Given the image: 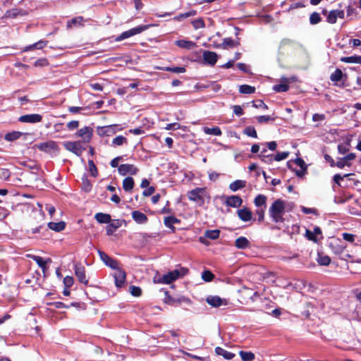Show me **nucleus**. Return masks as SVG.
<instances>
[{"label":"nucleus","mask_w":361,"mask_h":361,"mask_svg":"<svg viewBox=\"0 0 361 361\" xmlns=\"http://www.w3.org/2000/svg\"><path fill=\"white\" fill-rule=\"evenodd\" d=\"M317 262L322 266H328L331 262V259L327 255H322L318 253Z\"/></svg>","instance_id":"46"},{"label":"nucleus","mask_w":361,"mask_h":361,"mask_svg":"<svg viewBox=\"0 0 361 361\" xmlns=\"http://www.w3.org/2000/svg\"><path fill=\"white\" fill-rule=\"evenodd\" d=\"M239 354L243 361H252L255 357V354L250 351L240 350Z\"/></svg>","instance_id":"40"},{"label":"nucleus","mask_w":361,"mask_h":361,"mask_svg":"<svg viewBox=\"0 0 361 361\" xmlns=\"http://www.w3.org/2000/svg\"><path fill=\"white\" fill-rule=\"evenodd\" d=\"M288 89L289 86L286 83L277 84L273 87V90L276 92H285L288 91Z\"/></svg>","instance_id":"53"},{"label":"nucleus","mask_w":361,"mask_h":361,"mask_svg":"<svg viewBox=\"0 0 361 361\" xmlns=\"http://www.w3.org/2000/svg\"><path fill=\"white\" fill-rule=\"evenodd\" d=\"M100 259L109 267L113 269V259L101 250H97Z\"/></svg>","instance_id":"26"},{"label":"nucleus","mask_w":361,"mask_h":361,"mask_svg":"<svg viewBox=\"0 0 361 361\" xmlns=\"http://www.w3.org/2000/svg\"><path fill=\"white\" fill-rule=\"evenodd\" d=\"M285 47H289L293 49L303 48V46L300 42L288 38L283 39L280 42V49H283Z\"/></svg>","instance_id":"16"},{"label":"nucleus","mask_w":361,"mask_h":361,"mask_svg":"<svg viewBox=\"0 0 361 361\" xmlns=\"http://www.w3.org/2000/svg\"><path fill=\"white\" fill-rule=\"evenodd\" d=\"M74 272L79 282L85 285L88 284V279L86 278L85 274V268L80 263L75 264Z\"/></svg>","instance_id":"9"},{"label":"nucleus","mask_w":361,"mask_h":361,"mask_svg":"<svg viewBox=\"0 0 361 361\" xmlns=\"http://www.w3.org/2000/svg\"><path fill=\"white\" fill-rule=\"evenodd\" d=\"M246 185V181L243 180H236L229 185V189L233 192L243 189Z\"/></svg>","instance_id":"28"},{"label":"nucleus","mask_w":361,"mask_h":361,"mask_svg":"<svg viewBox=\"0 0 361 361\" xmlns=\"http://www.w3.org/2000/svg\"><path fill=\"white\" fill-rule=\"evenodd\" d=\"M79 126V121H71L68 122L66 125V127L68 130H73L76 128H78Z\"/></svg>","instance_id":"64"},{"label":"nucleus","mask_w":361,"mask_h":361,"mask_svg":"<svg viewBox=\"0 0 361 361\" xmlns=\"http://www.w3.org/2000/svg\"><path fill=\"white\" fill-rule=\"evenodd\" d=\"M256 119L259 123H267L269 121H274L275 120L274 118L266 115L257 116Z\"/></svg>","instance_id":"60"},{"label":"nucleus","mask_w":361,"mask_h":361,"mask_svg":"<svg viewBox=\"0 0 361 361\" xmlns=\"http://www.w3.org/2000/svg\"><path fill=\"white\" fill-rule=\"evenodd\" d=\"M81 180H82V189L85 192H90L92 189V185L90 180L88 179L87 174H85V173L83 174L81 178Z\"/></svg>","instance_id":"36"},{"label":"nucleus","mask_w":361,"mask_h":361,"mask_svg":"<svg viewBox=\"0 0 361 361\" xmlns=\"http://www.w3.org/2000/svg\"><path fill=\"white\" fill-rule=\"evenodd\" d=\"M132 218L138 224H145L148 221L147 215L139 210H135L132 212Z\"/></svg>","instance_id":"18"},{"label":"nucleus","mask_w":361,"mask_h":361,"mask_svg":"<svg viewBox=\"0 0 361 361\" xmlns=\"http://www.w3.org/2000/svg\"><path fill=\"white\" fill-rule=\"evenodd\" d=\"M25 15H27V12L25 11L20 8H14L6 11L4 14V17L6 18H15L18 16H23Z\"/></svg>","instance_id":"19"},{"label":"nucleus","mask_w":361,"mask_h":361,"mask_svg":"<svg viewBox=\"0 0 361 361\" xmlns=\"http://www.w3.org/2000/svg\"><path fill=\"white\" fill-rule=\"evenodd\" d=\"M206 302L214 307H219L223 305V300L217 295H209L206 298Z\"/></svg>","instance_id":"24"},{"label":"nucleus","mask_w":361,"mask_h":361,"mask_svg":"<svg viewBox=\"0 0 361 361\" xmlns=\"http://www.w3.org/2000/svg\"><path fill=\"white\" fill-rule=\"evenodd\" d=\"M219 235H220V231L218 229L207 230L204 234L205 237H207V238H209L211 240H216L217 238H219Z\"/></svg>","instance_id":"45"},{"label":"nucleus","mask_w":361,"mask_h":361,"mask_svg":"<svg viewBox=\"0 0 361 361\" xmlns=\"http://www.w3.org/2000/svg\"><path fill=\"white\" fill-rule=\"evenodd\" d=\"M203 131L207 135H213L216 136H220L222 134L221 130L218 126L213 128L204 127Z\"/></svg>","instance_id":"35"},{"label":"nucleus","mask_w":361,"mask_h":361,"mask_svg":"<svg viewBox=\"0 0 361 361\" xmlns=\"http://www.w3.org/2000/svg\"><path fill=\"white\" fill-rule=\"evenodd\" d=\"M82 21H83V17H82V16H78V17L74 18L71 19L70 21H68L67 25H66L67 28L71 29L73 26H76V25L81 26V25H82Z\"/></svg>","instance_id":"38"},{"label":"nucleus","mask_w":361,"mask_h":361,"mask_svg":"<svg viewBox=\"0 0 361 361\" xmlns=\"http://www.w3.org/2000/svg\"><path fill=\"white\" fill-rule=\"evenodd\" d=\"M47 44H48V41L39 40L37 42L25 47L24 51H30L34 49H41L44 48V47H46L47 45Z\"/></svg>","instance_id":"33"},{"label":"nucleus","mask_w":361,"mask_h":361,"mask_svg":"<svg viewBox=\"0 0 361 361\" xmlns=\"http://www.w3.org/2000/svg\"><path fill=\"white\" fill-rule=\"evenodd\" d=\"M93 135V129L90 126H85L84 128L78 130L75 136L80 137L82 138V141H81L83 144L89 143Z\"/></svg>","instance_id":"8"},{"label":"nucleus","mask_w":361,"mask_h":361,"mask_svg":"<svg viewBox=\"0 0 361 361\" xmlns=\"http://www.w3.org/2000/svg\"><path fill=\"white\" fill-rule=\"evenodd\" d=\"M178 279L177 270H172L168 273L154 278V281L157 283L170 284Z\"/></svg>","instance_id":"5"},{"label":"nucleus","mask_w":361,"mask_h":361,"mask_svg":"<svg viewBox=\"0 0 361 361\" xmlns=\"http://www.w3.org/2000/svg\"><path fill=\"white\" fill-rule=\"evenodd\" d=\"M286 210V202L281 199H277L273 202L269 209V214L272 221L275 223L284 221L283 214Z\"/></svg>","instance_id":"1"},{"label":"nucleus","mask_w":361,"mask_h":361,"mask_svg":"<svg viewBox=\"0 0 361 361\" xmlns=\"http://www.w3.org/2000/svg\"><path fill=\"white\" fill-rule=\"evenodd\" d=\"M152 26H153L152 24L140 25L136 26V27H135L133 28H131V29H130L128 30L123 32L120 35L117 36L114 39V41H116V42L122 41V40H123L125 39H127V38H128L130 37H132L133 35L140 34V33L147 30V29H149Z\"/></svg>","instance_id":"3"},{"label":"nucleus","mask_w":361,"mask_h":361,"mask_svg":"<svg viewBox=\"0 0 361 361\" xmlns=\"http://www.w3.org/2000/svg\"><path fill=\"white\" fill-rule=\"evenodd\" d=\"M214 277V274L209 270H204L202 273V279L205 282L212 281Z\"/></svg>","instance_id":"52"},{"label":"nucleus","mask_w":361,"mask_h":361,"mask_svg":"<svg viewBox=\"0 0 361 361\" xmlns=\"http://www.w3.org/2000/svg\"><path fill=\"white\" fill-rule=\"evenodd\" d=\"M346 78L347 75L343 74L342 71L339 68H336V71L330 75V80L335 83L340 81H344Z\"/></svg>","instance_id":"22"},{"label":"nucleus","mask_w":361,"mask_h":361,"mask_svg":"<svg viewBox=\"0 0 361 361\" xmlns=\"http://www.w3.org/2000/svg\"><path fill=\"white\" fill-rule=\"evenodd\" d=\"M176 44L183 49H192L197 47V44L195 42L190 40H185V39H179L176 41Z\"/></svg>","instance_id":"25"},{"label":"nucleus","mask_w":361,"mask_h":361,"mask_svg":"<svg viewBox=\"0 0 361 361\" xmlns=\"http://www.w3.org/2000/svg\"><path fill=\"white\" fill-rule=\"evenodd\" d=\"M63 146L66 149L71 152L78 157L81 156L82 152L86 149L85 144L81 141L66 142L63 143Z\"/></svg>","instance_id":"4"},{"label":"nucleus","mask_w":361,"mask_h":361,"mask_svg":"<svg viewBox=\"0 0 361 361\" xmlns=\"http://www.w3.org/2000/svg\"><path fill=\"white\" fill-rule=\"evenodd\" d=\"M267 197L264 195L259 194L256 196L254 200L255 205L258 208H264L267 207Z\"/></svg>","instance_id":"29"},{"label":"nucleus","mask_w":361,"mask_h":361,"mask_svg":"<svg viewBox=\"0 0 361 361\" xmlns=\"http://www.w3.org/2000/svg\"><path fill=\"white\" fill-rule=\"evenodd\" d=\"M165 71L174 73H183L186 71V69L183 66H169L165 68Z\"/></svg>","instance_id":"51"},{"label":"nucleus","mask_w":361,"mask_h":361,"mask_svg":"<svg viewBox=\"0 0 361 361\" xmlns=\"http://www.w3.org/2000/svg\"><path fill=\"white\" fill-rule=\"evenodd\" d=\"M179 223H180V220L174 216H166L164 220V224L165 226L170 228L173 232H174L176 230V228L173 226V224Z\"/></svg>","instance_id":"21"},{"label":"nucleus","mask_w":361,"mask_h":361,"mask_svg":"<svg viewBox=\"0 0 361 361\" xmlns=\"http://www.w3.org/2000/svg\"><path fill=\"white\" fill-rule=\"evenodd\" d=\"M341 61L345 63L361 64V56H344L341 59Z\"/></svg>","instance_id":"34"},{"label":"nucleus","mask_w":361,"mask_h":361,"mask_svg":"<svg viewBox=\"0 0 361 361\" xmlns=\"http://www.w3.org/2000/svg\"><path fill=\"white\" fill-rule=\"evenodd\" d=\"M322 21L320 14L317 12H313L310 16V23L312 25H317Z\"/></svg>","instance_id":"49"},{"label":"nucleus","mask_w":361,"mask_h":361,"mask_svg":"<svg viewBox=\"0 0 361 361\" xmlns=\"http://www.w3.org/2000/svg\"><path fill=\"white\" fill-rule=\"evenodd\" d=\"M36 147L42 152L46 153L51 152V150H58V145L55 141L49 140L44 142L37 144Z\"/></svg>","instance_id":"13"},{"label":"nucleus","mask_w":361,"mask_h":361,"mask_svg":"<svg viewBox=\"0 0 361 361\" xmlns=\"http://www.w3.org/2000/svg\"><path fill=\"white\" fill-rule=\"evenodd\" d=\"M265 209L264 208H258L256 211H255V213L257 215V221L259 222H262L264 221V212H265Z\"/></svg>","instance_id":"63"},{"label":"nucleus","mask_w":361,"mask_h":361,"mask_svg":"<svg viewBox=\"0 0 361 361\" xmlns=\"http://www.w3.org/2000/svg\"><path fill=\"white\" fill-rule=\"evenodd\" d=\"M134 180L132 177L128 176L123 180V188L125 191H131L134 187Z\"/></svg>","instance_id":"32"},{"label":"nucleus","mask_w":361,"mask_h":361,"mask_svg":"<svg viewBox=\"0 0 361 361\" xmlns=\"http://www.w3.org/2000/svg\"><path fill=\"white\" fill-rule=\"evenodd\" d=\"M205 192L204 188H196L188 192V197L190 200L197 202L199 205L204 203L203 194Z\"/></svg>","instance_id":"6"},{"label":"nucleus","mask_w":361,"mask_h":361,"mask_svg":"<svg viewBox=\"0 0 361 361\" xmlns=\"http://www.w3.org/2000/svg\"><path fill=\"white\" fill-rule=\"evenodd\" d=\"M94 218L100 224H109L111 221V216L110 214L101 212L97 213Z\"/></svg>","instance_id":"30"},{"label":"nucleus","mask_w":361,"mask_h":361,"mask_svg":"<svg viewBox=\"0 0 361 361\" xmlns=\"http://www.w3.org/2000/svg\"><path fill=\"white\" fill-rule=\"evenodd\" d=\"M202 58L205 64L214 66L218 60L219 56L214 51L204 50L202 52Z\"/></svg>","instance_id":"12"},{"label":"nucleus","mask_w":361,"mask_h":361,"mask_svg":"<svg viewBox=\"0 0 361 361\" xmlns=\"http://www.w3.org/2000/svg\"><path fill=\"white\" fill-rule=\"evenodd\" d=\"M114 285L118 289L126 288L127 286L126 282V273L120 268L118 262L114 259Z\"/></svg>","instance_id":"2"},{"label":"nucleus","mask_w":361,"mask_h":361,"mask_svg":"<svg viewBox=\"0 0 361 361\" xmlns=\"http://www.w3.org/2000/svg\"><path fill=\"white\" fill-rule=\"evenodd\" d=\"M241 94H252L255 92V87L249 85H242L239 87Z\"/></svg>","instance_id":"43"},{"label":"nucleus","mask_w":361,"mask_h":361,"mask_svg":"<svg viewBox=\"0 0 361 361\" xmlns=\"http://www.w3.org/2000/svg\"><path fill=\"white\" fill-rule=\"evenodd\" d=\"M240 45L238 41L235 42L231 37L224 38L223 40L222 44L220 46L223 48H226V47H233Z\"/></svg>","instance_id":"42"},{"label":"nucleus","mask_w":361,"mask_h":361,"mask_svg":"<svg viewBox=\"0 0 361 361\" xmlns=\"http://www.w3.org/2000/svg\"><path fill=\"white\" fill-rule=\"evenodd\" d=\"M353 175H354V173H345L343 176H341L340 173H336V174H335L334 176L333 180H334V183H336L337 185H338L339 186H341V187H347L348 186L347 185H343L341 183V181H342L344 178H348V177H349L350 176H353Z\"/></svg>","instance_id":"39"},{"label":"nucleus","mask_w":361,"mask_h":361,"mask_svg":"<svg viewBox=\"0 0 361 361\" xmlns=\"http://www.w3.org/2000/svg\"><path fill=\"white\" fill-rule=\"evenodd\" d=\"M191 23L195 30L205 27L204 21L201 18L192 20Z\"/></svg>","instance_id":"54"},{"label":"nucleus","mask_w":361,"mask_h":361,"mask_svg":"<svg viewBox=\"0 0 361 361\" xmlns=\"http://www.w3.org/2000/svg\"><path fill=\"white\" fill-rule=\"evenodd\" d=\"M23 133L19 131H13L5 135V140L7 141H14L22 136Z\"/></svg>","instance_id":"41"},{"label":"nucleus","mask_w":361,"mask_h":361,"mask_svg":"<svg viewBox=\"0 0 361 361\" xmlns=\"http://www.w3.org/2000/svg\"><path fill=\"white\" fill-rule=\"evenodd\" d=\"M164 301L166 304H168L169 305H177L182 302H185L188 304L191 303V300L185 296L173 298L169 295V291L165 292V298L164 299Z\"/></svg>","instance_id":"7"},{"label":"nucleus","mask_w":361,"mask_h":361,"mask_svg":"<svg viewBox=\"0 0 361 361\" xmlns=\"http://www.w3.org/2000/svg\"><path fill=\"white\" fill-rule=\"evenodd\" d=\"M238 216L241 221L247 222L252 219V213L247 207H243L238 210Z\"/></svg>","instance_id":"17"},{"label":"nucleus","mask_w":361,"mask_h":361,"mask_svg":"<svg viewBox=\"0 0 361 361\" xmlns=\"http://www.w3.org/2000/svg\"><path fill=\"white\" fill-rule=\"evenodd\" d=\"M89 171L93 177H96L98 175L97 169L93 161V160L88 161Z\"/></svg>","instance_id":"56"},{"label":"nucleus","mask_w":361,"mask_h":361,"mask_svg":"<svg viewBox=\"0 0 361 361\" xmlns=\"http://www.w3.org/2000/svg\"><path fill=\"white\" fill-rule=\"evenodd\" d=\"M30 257L37 264L43 272L47 269V264L51 262L50 258H47V260H44L42 257L37 255H30Z\"/></svg>","instance_id":"20"},{"label":"nucleus","mask_w":361,"mask_h":361,"mask_svg":"<svg viewBox=\"0 0 361 361\" xmlns=\"http://www.w3.org/2000/svg\"><path fill=\"white\" fill-rule=\"evenodd\" d=\"M355 157V154L351 152L343 157L339 158L336 161V166L339 169H343L345 166H350L351 164L349 161L353 160Z\"/></svg>","instance_id":"15"},{"label":"nucleus","mask_w":361,"mask_h":361,"mask_svg":"<svg viewBox=\"0 0 361 361\" xmlns=\"http://www.w3.org/2000/svg\"><path fill=\"white\" fill-rule=\"evenodd\" d=\"M11 176V172L7 169L0 168V179L7 180Z\"/></svg>","instance_id":"61"},{"label":"nucleus","mask_w":361,"mask_h":361,"mask_svg":"<svg viewBox=\"0 0 361 361\" xmlns=\"http://www.w3.org/2000/svg\"><path fill=\"white\" fill-rule=\"evenodd\" d=\"M129 291L134 297H139L142 295V290L139 286L131 285L129 286Z\"/></svg>","instance_id":"55"},{"label":"nucleus","mask_w":361,"mask_h":361,"mask_svg":"<svg viewBox=\"0 0 361 361\" xmlns=\"http://www.w3.org/2000/svg\"><path fill=\"white\" fill-rule=\"evenodd\" d=\"M235 246L238 249L245 250L250 246V242L247 238L240 236L235 240Z\"/></svg>","instance_id":"23"},{"label":"nucleus","mask_w":361,"mask_h":361,"mask_svg":"<svg viewBox=\"0 0 361 361\" xmlns=\"http://www.w3.org/2000/svg\"><path fill=\"white\" fill-rule=\"evenodd\" d=\"M42 121V116L37 114H25L20 116L18 118V121L21 123H39Z\"/></svg>","instance_id":"14"},{"label":"nucleus","mask_w":361,"mask_h":361,"mask_svg":"<svg viewBox=\"0 0 361 361\" xmlns=\"http://www.w3.org/2000/svg\"><path fill=\"white\" fill-rule=\"evenodd\" d=\"M252 106L259 109L262 108L263 109H268V106L263 102L262 99H257L256 101H252Z\"/></svg>","instance_id":"58"},{"label":"nucleus","mask_w":361,"mask_h":361,"mask_svg":"<svg viewBox=\"0 0 361 361\" xmlns=\"http://www.w3.org/2000/svg\"><path fill=\"white\" fill-rule=\"evenodd\" d=\"M197 14V11L195 10H190L188 12L184 13H180L179 15L175 16L173 19L176 21H180L183 18H186L188 17L194 16Z\"/></svg>","instance_id":"44"},{"label":"nucleus","mask_w":361,"mask_h":361,"mask_svg":"<svg viewBox=\"0 0 361 361\" xmlns=\"http://www.w3.org/2000/svg\"><path fill=\"white\" fill-rule=\"evenodd\" d=\"M128 145V140L123 135H117L114 137V146H122Z\"/></svg>","instance_id":"48"},{"label":"nucleus","mask_w":361,"mask_h":361,"mask_svg":"<svg viewBox=\"0 0 361 361\" xmlns=\"http://www.w3.org/2000/svg\"><path fill=\"white\" fill-rule=\"evenodd\" d=\"M74 283V279L73 276H66L63 279V284L66 288H70L73 285Z\"/></svg>","instance_id":"62"},{"label":"nucleus","mask_w":361,"mask_h":361,"mask_svg":"<svg viewBox=\"0 0 361 361\" xmlns=\"http://www.w3.org/2000/svg\"><path fill=\"white\" fill-rule=\"evenodd\" d=\"M337 21L336 9L331 10L327 15L326 22L330 24H335Z\"/></svg>","instance_id":"50"},{"label":"nucleus","mask_w":361,"mask_h":361,"mask_svg":"<svg viewBox=\"0 0 361 361\" xmlns=\"http://www.w3.org/2000/svg\"><path fill=\"white\" fill-rule=\"evenodd\" d=\"M97 131L100 136H110L113 133V126L99 128Z\"/></svg>","instance_id":"37"},{"label":"nucleus","mask_w":361,"mask_h":361,"mask_svg":"<svg viewBox=\"0 0 361 361\" xmlns=\"http://www.w3.org/2000/svg\"><path fill=\"white\" fill-rule=\"evenodd\" d=\"M215 353L218 355L223 356V357L226 360H232L235 357L234 353L227 351V350H224V348L219 347V346L216 347Z\"/></svg>","instance_id":"27"},{"label":"nucleus","mask_w":361,"mask_h":361,"mask_svg":"<svg viewBox=\"0 0 361 361\" xmlns=\"http://www.w3.org/2000/svg\"><path fill=\"white\" fill-rule=\"evenodd\" d=\"M243 133L246 135H247L248 137H253V138H257V131L255 130V128L253 127V126H247L244 130H243Z\"/></svg>","instance_id":"47"},{"label":"nucleus","mask_w":361,"mask_h":361,"mask_svg":"<svg viewBox=\"0 0 361 361\" xmlns=\"http://www.w3.org/2000/svg\"><path fill=\"white\" fill-rule=\"evenodd\" d=\"M138 171V169L133 164H121L118 166V172L121 176L135 175Z\"/></svg>","instance_id":"11"},{"label":"nucleus","mask_w":361,"mask_h":361,"mask_svg":"<svg viewBox=\"0 0 361 361\" xmlns=\"http://www.w3.org/2000/svg\"><path fill=\"white\" fill-rule=\"evenodd\" d=\"M223 203L230 207H239L243 204L242 198L238 195L224 196Z\"/></svg>","instance_id":"10"},{"label":"nucleus","mask_w":361,"mask_h":361,"mask_svg":"<svg viewBox=\"0 0 361 361\" xmlns=\"http://www.w3.org/2000/svg\"><path fill=\"white\" fill-rule=\"evenodd\" d=\"M289 155L288 152H278L276 155L274 156V161H280L283 159H286Z\"/></svg>","instance_id":"59"},{"label":"nucleus","mask_w":361,"mask_h":361,"mask_svg":"<svg viewBox=\"0 0 361 361\" xmlns=\"http://www.w3.org/2000/svg\"><path fill=\"white\" fill-rule=\"evenodd\" d=\"M258 157L261 159L262 161H263L267 164H271L274 161L273 154L258 155Z\"/></svg>","instance_id":"57"},{"label":"nucleus","mask_w":361,"mask_h":361,"mask_svg":"<svg viewBox=\"0 0 361 361\" xmlns=\"http://www.w3.org/2000/svg\"><path fill=\"white\" fill-rule=\"evenodd\" d=\"M48 227L51 230H53L56 232H60L65 229L66 223L62 221L59 222H49L48 224Z\"/></svg>","instance_id":"31"}]
</instances>
